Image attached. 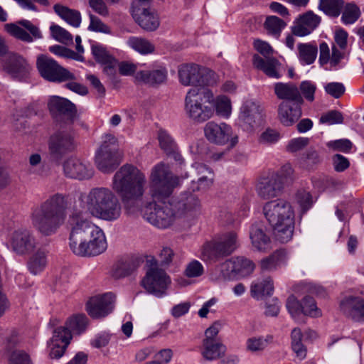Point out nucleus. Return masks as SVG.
<instances>
[{"label": "nucleus", "instance_id": "774afa93", "mask_svg": "<svg viewBox=\"0 0 364 364\" xmlns=\"http://www.w3.org/2000/svg\"><path fill=\"white\" fill-rule=\"evenodd\" d=\"M300 90L304 97L310 102L314 100V93L316 90V85L310 81H304L300 85Z\"/></svg>", "mask_w": 364, "mask_h": 364}, {"label": "nucleus", "instance_id": "a19ab883", "mask_svg": "<svg viewBox=\"0 0 364 364\" xmlns=\"http://www.w3.org/2000/svg\"><path fill=\"white\" fill-rule=\"evenodd\" d=\"M47 262L46 252L43 249H39L30 257L28 262V268L31 274L36 275L43 271Z\"/></svg>", "mask_w": 364, "mask_h": 364}, {"label": "nucleus", "instance_id": "9b49d317", "mask_svg": "<svg viewBox=\"0 0 364 364\" xmlns=\"http://www.w3.org/2000/svg\"><path fill=\"white\" fill-rule=\"evenodd\" d=\"M180 82L184 86L205 87L215 85L218 75L211 70L196 64H183L178 68Z\"/></svg>", "mask_w": 364, "mask_h": 364}, {"label": "nucleus", "instance_id": "f704fd0d", "mask_svg": "<svg viewBox=\"0 0 364 364\" xmlns=\"http://www.w3.org/2000/svg\"><path fill=\"white\" fill-rule=\"evenodd\" d=\"M287 262V252L278 250L271 255L260 261V269L262 272H270L276 270Z\"/></svg>", "mask_w": 364, "mask_h": 364}, {"label": "nucleus", "instance_id": "de8ad7c7", "mask_svg": "<svg viewBox=\"0 0 364 364\" xmlns=\"http://www.w3.org/2000/svg\"><path fill=\"white\" fill-rule=\"evenodd\" d=\"M274 291L273 281L270 277L254 283L251 286V294L252 296L271 295Z\"/></svg>", "mask_w": 364, "mask_h": 364}, {"label": "nucleus", "instance_id": "603ef678", "mask_svg": "<svg viewBox=\"0 0 364 364\" xmlns=\"http://www.w3.org/2000/svg\"><path fill=\"white\" fill-rule=\"evenodd\" d=\"M360 15V9L354 4H348L343 8L341 20L345 24L355 23Z\"/></svg>", "mask_w": 364, "mask_h": 364}, {"label": "nucleus", "instance_id": "b1692460", "mask_svg": "<svg viewBox=\"0 0 364 364\" xmlns=\"http://www.w3.org/2000/svg\"><path fill=\"white\" fill-rule=\"evenodd\" d=\"M63 171L66 176L78 180H87L94 175V170L90 164L75 158H70L65 161Z\"/></svg>", "mask_w": 364, "mask_h": 364}, {"label": "nucleus", "instance_id": "20e7f679", "mask_svg": "<svg viewBox=\"0 0 364 364\" xmlns=\"http://www.w3.org/2000/svg\"><path fill=\"white\" fill-rule=\"evenodd\" d=\"M263 211L277 240L282 243L289 242L294 227V213L291 204L285 200L277 199L267 202Z\"/></svg>", "mask_w": 364, "mask_h": 364}, {"label": "nucleus", "instance_id": "393cba45", "mask_svg": "<svg viewBox=\"0 0 364 364\" xmlns=\"http://www.w3.org/2000/svg\"><path fill=\"white\" fill-rule=\"evenodd\" d=\"M36 244L35 237L26 229H19L13 233L11 247L18 255L30 253L36 248Z\"/></svg>", "mask_w": 364, "mask_h": 364}, {"label": "nucleus", "instance_id": "72a5a7b5", "mask_svg": "<svg viewBox=\"0 0 364 364\" xmlns=\"http://www.w3.org/2000/svg\"><path fill=\"white\" fill-rule=\"evenodd\" d=\"M173 203L178 217L188 211L196 209L200 205L197 196L190 192L183 193L180 198Z\"/></svg>", "mask_w": 364, "mask_h": 364}, {"label": "nucleus", "instance_id": "0eeeda50", "mask_svg": "<svg viewBox=\"0 0 364 364\" xmlns=\"http://www.w3.org/2000/svg\"><path fill=\"white\" fill-rule=\"evenodd\" d=\"M149 180V194L152 200H168L180 184L179 177L164 162H159L151 168Z\"/></svg>", "mask_w": 364, "mask_h": 364}, {"label": "nucleus", "instance_id": "c9c22d12", "mask_svg": "<svg viewBox=\"0 0 364 364\" xmlns=\"http://www.w3.org/2000/svg\"><path fill=\"white\" fill-rule=\"evenodd\" d=\"M136 80L149 85H156L164 82L167 77V72L164 68L137 72Z\"/></svg>", "mask_w": 364, "mask_h": 364}, {"label": "nucleus", "instance_id": "f03ea898", "mask_svg": "<svg viewBox=\"0 0 364 364\" xmlns=\"http://www.w3.org/2000/svg\"><path fill=\"white\" fill-rule=\"evenodd\" d=\"M146 184L145 173L129 164L121 166L112 178V189L119 196L124 208L130 213L139 210Z\"/></svg>", "mask_w": 364, "mask_h": 364}, {"label": "nucleus", "instance_id": "864d4df0", "mask_svg": "<svg viewBox=\"0 0 364 364\" xmlns=\"http://www.w3.org/2000/svg\"><path fill=\"white\" fill-rule=\"evenodd\" d=\"M52 36L58 41L70 45L73 43V36L58 25H52L50 28Z\"/></svg>", "mask_w": 364, "mask_h": 364}, {"label": "nucleus", "instance_id": "a211bd4d", "mask_svg": "<svg viewBox=\"0 0 364 364\" xmlns=\"http://www.w3.org/2000/svg\"><path fill=\"white\" fill-rule=\"evenodd\" d=\"M204 134L205 138L210 142L217 145H224L230 139L232 140V144L237 142V137L233 136L232 129L230 125L226 123H216L209 122L204 127Z\"/></svg>", "mask_w": 364, "mask_h": 364}, {"label": "nucleus", "instance_id": "aec40b11", "mask_svg": "<svg viewBox=\"0 0 364 364\" xmlns=\"http://www.w3.org/2000/svg\"><path fill=\"white\" fill-rule=\"evenodd\" d=\"M71 332L65 326L55 328L53 331V336L48 341L50 348L49 357L51 359L61 358L72 340Z\"/></svg>", "mask_w": 364, "mask_h": 364}, {"label": "nucleus", "instance_id": "0e129e2a", "mask_svg": "<svg viewBox=\"0 0 364 364\" xmlns=\"http://www.w3.org/2000/svg\"><path fill=\"white\" fill-rule=\"evenodd\" d=\"M286 306L292 317H295L301 313H303L302 304H301L294 295L289 296Z\"/></svg>", "mask_w": 364, "mask_h": 364}, {"label": "nucleus", "instance_id": "4468645a", "mask_svg": "<svg viewBox=\"0 0 364 364\" xmlns=\"http://www.w3.org/2000/svg\"><path fill=\"white\" fill-rule=\"evenodd\" d=\"M254 47L264 57L263 58L257 54L254 55L252 60L254 66L262 70L269 77L280 78L281 63L276 58L269 57L273 53V49L269 44L258 39L254 41Z\"/></svg>", "mask_w": 364, "mask_h": 364}, {"label": "nucleus", "instance_id": "cd10ccee", "mask_svg": "<svg viewBox=\"0 0 364 364\" xmlns=\"http://www.w3.org/2000/svg\"><path fill=\"white\" fill-rule=\"evenodd\" d=\"M250 238L255 250L259 252H267L271 247V238L267 232L266 227L262 223H255L250 230Z\"/></svg>", "mask_w": 364, "mask_h": 364}, {"label": "nucleus", "instance_id": "f3484780", "mask_svg": "<svg viewBox=\"0 0 364 364\" xmlns=\"http://www.w3.org/2000/svg\"><path fill=\"white\" fill-rule=\"evenodd\" d=\"M3 69L11 77L21 81L28 77L32 68L23 55L10 53L4 60Z\"/></svg>", "mask_w": 364, "mask_h": 364}, {"label": "nucleus", "instance_id": "f8f14e48", "mask_svg": "<svg viewBox=\"0 0 364 364\" xmlns=\"http://www.w3.org/2000/svg\"><path fill=\"white\" fill-rule=\"evenodd\" d=\"M237 247L236 232H228L217 240L204 244L201 250V257L205 261L216 262L231 255Z\"/></svg>", "mask_w": 364, "mask_h": 364}, {"label": "nucleus", "instance_id": "052dcab7", "mask_svg": "<svg viewBox=\"0 0 364 364\" xmlns=\"http://www.w3.org/2000/svg\"><path fill=\"white\" fill-rule=\"evenodd\" d=\"M279 139L280 134L277 131L272 129H267L261 134L259 141L260 144L269 145L276 143Z\"/></svg>", "mask_w": 364, "mask_h": 364}, {"label": "nucleus", "instance_id": "2f4dec72", "mask_svg": "<svg viewBox=\"0 0 364 364\" xmlns=\"http://www.w3.org/2000/svg\"><path fill=\"white\" fill-rule=\"evenodd\" d=\"M139 257H131L119 262L114 267L112 275L114 279H121L133 274L140 266Z\"/></svg>", "mask_w": 364, "mask_h": 364}, {"label": "nucleus", "instance_id": "bb28decb", "mask_svg": "<svg viewBox=\"0 0 364 364\" xmlns=\"http://www.w3.org/2000/svg\"><path fill=\"white\" fill-rule=\"evenodd\" d=\"M341 311L347 317L356 322H364V299L360 296H348L340 304Z\"/></svg>", "mask_w": 364, "mask_h": 364}, {"label": "nucleus", "instance_id": "79ce46f5", "mask_svg": "<svg viewBox=\"0 0 364 364\" xmlns=\"http://www.w3.org/2000/svg\"><path fill=\"white\" fill-rule=\"evenodd\" d=\"M232 260L235 269L237 278L245 277L250 275L255 269L253 262L247 258L237 257L232 258Z\"/></svg>", "mask_w": 364, "mask_h": 364}, {"label": "nucleus", "instance_id": "69168bd1", "mask_svg": "<svg viewBox=\"0 0 364 364\" xmlns=\"http://www.w3.org/2000/svg\"><path fill=\"white\" fill-rule=\"evenodd\" d=\"M309 144V139L306 137H299L296 139H293L289 141L287 150L289 152L294 153L297 152L304 147H306Z\"/></svg>", "mask_w": 364, "mask_h": 364}, {"label": "nucleus", "instance_id": "ddd939ff", "mask_svg": "<svg viewBox=\"0 0 364 364\" xmlns=\"http://www.w3.org/2000/svg\"><path fill=\"white\" fill-rule=\"evenodd\" d=\"M121 159L117 138L110 134H105L95 156L97 168L102 173L112 172L120 164Z\"/></svg>", "mask_w": 364, "mask_h": 364}, {"label": "nucleus", "instance_id": "680f3d73", "mask_svg": "<svg viewBox=\"0 0 364 364\" xmlns=\"http://www.w3.org/2000/svg\"><path fill=\"white\" fill-rule=\"evenodd\" d=\"M204 272L203 264L198 260H193L188 264L185 270V274L188 277H198Z\"/></svg>", "mask_w": 364, "mask_h": 364}, {"label": "nucleus", "instance_id": "a18cd8bd", "mask_svg": "<svg viewBox=\"0 0 364 364\" xmlns=\"http://www.w3.org/2000/svg\"><path fill=\"white\" fill-rule=\"evenodd\" d=\"M273 337L270 335L266 336H254L248 338L246 342L247 350L252 353L260 352L264 350L272 342Z\"/></svg>", "mask_w": 364, "mask_h": 364}, {"label": "nucleus", "instance_id": "c756f323", "mask_svg": "<svg viewBox=\"0 0 364 364\" xmlns=\"http://www.w3.org/2000/svg\"><path fill=\"white\" fill-rule=\"evenodd\" d=\"M274 94L279 100H286L302 105L303 97L294 83L277 82L274 85Z\"/></svg>", "mask_w": 364, "mask_h": 364}, {"label": "nucleus", "instance_id": "09e8293b", "mask_svg": "<svg viewBox=\"0 0 364 364\" xmlns=\"http://www.w3.org/2000/svg\"><path fill=\"white\" fill-rule=\"evenodd\" d=\"M87 324V318L85 315H76L70 317L65 323V326L72 333L80 334L84 331Z\"/></svg>", "mask_w": 364, "mask_h": 364}, {"label": "nucleus", "instance_id": "bf43d9fd", "mask_svg": "<svg viewBox=\"0 0 364 364\" xmlns=\"http://www.w3.org/2000/svg\"><path fill=\"white\" fill-rule=\"evenodd\" d=\"M326 146L334 151L349 152L352 149V142L347 139H338L328 141Z\"/></svg>", "mask_w": 364, "mask_h": 364}, {"label": "nucleus", "instance_id": "13d9d810", "mask_svg": "<svg viewBox=\"0 0 364 364\" xmlns=\"http://www.w3.org/2000/svg\"><path fill=\"white\" fill-rule=\"evenodd\" d=\"M9 364H33L28 353L23 350L16 349L11 352Z\"/></svg>", "mask_w": 364, "mask_h": 364}, {"label": "nucleus", "instance_id": "c03bdc74", "mask_svg": "<svg viewBox=\"0 0 364 364\" xmlns=\"http://www.w3.org/2000/svg\"><path fill=\"white\" fill-rule=\"evenodd\" d=\"M303 334L299 328H295L291 333V348L296 353V357L300 360H303L306 356V348L302 343Z\"/></svg>", "mask_w": 364, "mask_h": 364}, {"label": "nucleus", "instance_id": "4d7b16f0", "mask_svg": "<svg viewBox=\"0 0 364 364\" xmlns=\"http://www.w3.org/2000/svg\"><path fill=\"white\" fill-rule=\"evenodd\" d=\"M90 23L88 26V30L94 32H99L106 34L111 33L110 28L102 22V21L94 14L89 15Z\"/></svg>", "mask_w": 364, "mask_h": 364}, {"label": "nucleus", "instance_id": "dca6fc26", "mask_svg": "<svg viewBox=\"0 0 364 364\" xmlns=\"http://www.w3.org/2000/svg\"><path fill=\"white\" fill-rule=\"evenodd\" d=\"M36 66L41 75L48 81L63 82L75 79L73 73L45 55L37 57Z\"/></svg>", "mask_w": 364, "mask_h": 364}, {"label": "nucleus", "instance_id": "f257e3e1", "mask_svg": "<svg viewBox=\"0 0 364 364\" xmlns=\"http://www.w3.org/2000/svg\"><path fill=\"white\" fill-rule=\"evenodd\" d=\"M70 229L69 245L72 252L80 257H94L107 247L103 230L84 218L81 211L74 210L69 216Z\"/></svg>", "mask_w": 364, "mask_h": 364}, {"label": "nucleus", "instance_id": "3c124183", "mask_svg": "<svg viewBox=\"0 0 364 364\" xmlns=\"http://www.w3.org/2000/svg\"><path fill=\"white\" fill-rule=\"evenodd\" d=\"M91 50L95 60L101 65L114 58L105 47L99 43L92 44Z\"/></svg>", "mask_w": 364, "mask_h": 364}, {"label": "nucleus", "instance_id": "2eb2a0df", "mask_svg": "<svg viewBox=\"0 0 364 364\" xmlns=\"http://www.w3.org/2000/svg\"><path fill=\"white\" fill-rule=\"evenodd\" d=\"M48 145L50 160L60 164L65 155L75 147L74 134L66 130L56 132L50 136Z\"/></svg>", "mask_w": 364, "mask_h": 364}, {"label": "nucleus", "instance_id": "ea45409f", "mask_svg": "<svg viewBox=\"0 0 364 364\" xmlns=\"http://www.w3.org/2000/svg\"><path fill=\"white\" fill-rule=\"evenodd\" d=\"M127 45L136 52L141 55H148L154 52V45L148 39L138 36H130L127 41Z\"/></svg>", "mask_w": 364, "mask_h": 364}, {"label": "nucleus", "instance_id": "7c9ffc66", "mask_svg": "<svg viewBox=\"0 0 364 364\" xmlns=\"http://www.w3.org/2000/svg\"><path fill=\"white\" fill-rule=\"evenodd\" d=\"M301 105L292 106L289 102H282L278 107V116L282 124L291 126L301 116Z\"/></svg>", "mask_w": 364, "mask_h": 364}, {"label": "nucleus", "instance_id": "6e6552de", "mask_svg": "<svg viewBox=\"0 0 364 364\" xmlns=\"http://www.w3.org/2000/svg\"><path fill=\"white\" fill-rule=\"evenodd\" d=\"M293 174L291 164H284L279 171L260 180L257 186L258 195L263 199L278 196L282 193L284 186L293 181Z\"/></svg>", "mask_w": 364, "mask_h": 364}, {"label": "nucleus", "instance_id": "5701e85b", "mask_svg": "<svg viewBox=\"0 0 364 364\" xmlns=\"http://www.w3.org/2000/svg\"><path fill=\"white\" fill-rule=\"evenodd\" d=\"M132 4V14L135 21L144 30L154 31L160 25V20L157 13L150 8L142 9Z\"/></svg>", "mask_w": 364, "mask_h": 364}, {"label": "nucleus", "instance_id": "1a4fd4ad", "mask_svg": "<svg viewBox=\"0 0 364 364\" xmlns=\"http://www.w3.org/2000/svg\"><path fill=\"white\" fill-rule=\"evenodd\" d=\"M148 269L146 274L141 281V285L145 290L156 297L166 295L171 279L163 269L159 267L158 262L154 258L146 260Z\"/></svg>", "mask_w": 364, "mask_h": 364}, {"label": "nucleus", "instance_id": "7ed1b4c3", "mask_svg": "<svg viewBox=\"0 0 364 364\" xmlns=\"http://www.w3.org/2000/svg\"><path fill=\"white\" fill-rule=\"evenodd\" d=\"M68 206L66 195L55 193L49 196L32 210L31 220L33 228L44 236L55 234L65 220Z\"/></svg>", "mask_w": 364, "mask_h": 364}, {"label": "nucleus", "instance_id": "4c0bfd02", "mask_svg": "<svg viewBox=\"0 0 364 364\" xmlns=\"http://www.w3.org/2000/svg\"><path fill=\"white\" fill-rule=\"evenodd\" d=\"M235 269L232 260L227 259L219 264L212 274V279L215 281L232 280L236 279Z\"/></svg>", "mask_w": 364, "mask_h": 364}, {"label": "nucleus", "instance_id": "412c9836", "mask_svg": "<svg viewBox=\"0 0 364 364\" xmlns=\"http://www.w3.org/2000/svg\"><path fill=\"white\" fill-rule=\"evenodd\" d=\"M115 296L112 293L92 297L87 303V311L94 318L105 317L112 311Z\"/></svg>", "mask_w": 364, "mask_h": 364}, {"label": "nucleus", "instance_id": "4be33fe9", "mask_svg": "<svg viewBox=\"0 0 364 364\" xmlns=\"http://www.w3.org/2000/svg\"><path fill=\"white\" fill-rule=\"evenodd\" d=\"M50 113L57 119H65L72 123L77 114L75 105L70 100L58 96H53L48 102Z\"/></svg>", "mask_w": 364, "mask_h": 364}, {"label": "nucleus", "instance_id": "6ab92c4d", "mask_svg": "<svg viewBox=\"0 0 364 364\" xmlns=\"http://www.w3.org/2000/svg\"><path fill=\"white\" fill-rule=\"evenodd\" d=\"M5 30L13 37L26 43H31L33 39L42 38V33L38 26L28 20H21L16 23L4 25Z\"/></svg>", "mask_w": 364, "mask_h": 364}, {"label": "nucleus", "instance_id": "39448f33", "mask_svg": "<svg viewBox=\"0 0 364 364\" xmlns=\"http://www.w3.org/2000/svg\"><path fill=\"white\" fill-rule=\"evenodd\" d=\"M86 204L90 214L106 221L117 220L122 213L119 198L108 188H92L86 196Z\"/></svg>", "mask_w": 364, "mask_h": 364}, {"label": "nucleus", "instance_id": "58836bf2", "mask_svg": "<svg viewBox=\"0 0 364 364\" xmlns=\"http://www.w3.org/2000/svg\"><path fill=\"white\" fill-rule=\"evenodd\" d=\"M298 58L302 65L312 64L318 53L317 46L314 43H299Z\"/></svg>", "mask_w": 364, "mask_h": 364}, {"label": "nucleus", "instance_id": "c85d7f7f", "mask_svg": "<svg viewBox=\"0 0 364 364\" xmlns=\"http://www.w3.org/2000/svg\"><path fill=\"white\" fill-rule=\"evenodd\" d=\"M263 110V107L259 101L247 100L240 108L239 119L244 123L252 126L257 120L260 119Z\"/></svg>", "mask_w": 364, "mask_h": 364}, {"label": "nucleus", "instance_id": "9d476101", "mask_svg": "<svg viewBox=\"0 0 364 364\" xmlns=\"http://www.w3.org/2000/svg\"><path fill=\"white\" fill-rule=\"evenodd\" d=\"M168 200H153L142 210L144 218L159 228H168L175 218L178 217L173 203Z\"/></svg>", "mask_w": 364, "mask_h": 364}, {"label": "nucleus", "instance_id": "e2e57ef3", "mask_svg": "<svg viewBox=\"0 0 364 364\" xmlns=\"http://www.w3.org/2000/svg\"><path fill=\"white\" fill-rule=\"evenodd\" d=\"M343 121L342 114L337 110H331L323 114L320 118L321 123L328 124H341Z\"/></svg>", "mask_w": 364, "mask_h": 364}, {"label": "nucleus", "instance_id": "49530a36", "mask_svg": "<svg viewBox=\"0 0 364 364\" xmlns=\"http://www.w3.org/2000/svg\"><path fill=\"white\" fill-rule=\"evenodd\" d=\"M286 26L287 23L284 20L275 16H267L264 23V26L268 33L276 38L280 36L282 31Z\"/></svg>", "mask_w": 364, "mask_h": 364}, {"label": "nucleus", "instance_id": "6e6d98bb", "mask_svg": "<svg viewBox=\"0 0 364 364\" xmlns=\"http://www.w3.org/2000/svg\"><path fill=\"white\" fill-rule=\"evenodd\" d=\"M303 314L312 317L321 316V311L317 308L314 299L309 296H305L302 301Z\"/></svg>", "mask_w": 364, "mask_h": 364}, {"label": "nucleus", "instance_id": "423d86ee", "mask_svg": "<svg viewBox=\"0 0 364 364\" xmlns=\"http://www.w3.org/2000/svg\"><path fill=\"white\" fill-rule=\"evenodd\" d=\"M214 95L207 87L190 89L185 97V112L189 119L203 123L214 116Z\"/></svg>", "mask_w": 364, "mask_h": 364}, {"label": "nucleus", "instance_id": "a878e982", "mask_svg": "<svg viewBox=\"0 0 364 364\" xmlns=\"http://www.w3.org/2000/svg\"><path fill=\"white\" fill-rule=\"evenodd\" d=\"M321 17L309 11L300 15L291 27V33L296 36H306L315 30L321 23Z\"/></svg>", "mask_w": 364, "mask_h": 364}, {"label": "nucleus", "instance_id": "e433bc0d", "mask_svg": "<svg viewBox=\"0 0 364 364\" xmlns=\"http://www.w3.org/2000/svg\"><path fill=\"white\" fill-rule=\"evenodd\" d=\"M54 11L70 25L77 28L81 23V14L80 11L71 9L67 6L56 4L53 6Z\"/></svg>", "mask_w": 364, "mask_h": 364}, {"label": "nucleus", "instance_id": "5fc2aeb1", "mask_svg": "<svg viewBox=\"0 0 364 364\" xmlns=\"http://www.w3.org/2000/svg\"><path fill=\"white\" fill-rule=\"evenodd\" d=\"M158 139L161 149L166 153L172 151L176 148L177 145L171 134L164 129H159L158 132Z\"/></svg>", "mask_w": 364, "mask_h": 364}, {"label": "nucleus", "instance_id": "37998d69", "mask_svg": "<svg viewBox=\"0 0 364 364\" xmlns=\"http://www.w3.org/2000/svg\"><path fill=\"white\" fill-rule=\"evenodd\" d=\"M343 5V0H319L318 9L329 16L338 17Z\"/></svg>", "mask_w": 364, "mask_h": 364}, {"label": "nucleus", "instance_id": "338daca9", "mask_svg": "<svg viewBox=\"0 0 364 364\" xmlns=\"http://www.w3.org/2000/svg\"><path fill=\"white\" fill-rule=\"evenodd\" d=\"M89 6L99 15L106 17L109 16V9L104 0H88Z\"/></svg>", "mask_w": 364, "mask_h": 364}, {"label": "nucleus", "instance_id": "8fccbe9b", "mask_svg": "<svg viewBox=\"0 0 364 364\" xmlns=\"http://www.w3.org/2000/svg\"><path fill=\"white\" fill-rule=\"evenodd\" d=\"M213 107L217 114L224 117H228L231 113V102L226 96H218L214 99Z\"/></svg>", "mask_w": 364, "mask_h": 364}, {"label": "nucleus", "instance_id": "473e14b6", "mask_svg": "<svg viewBox=\"0 0 364 364\" xmlns=\"http://www.w3.org/2000/svg\"><path fill=\"white\" fill-rule=\"evenodd\" d=\"M226 352V346L220 341L203 340L201 347V354L208 360L219 359Z\"/></svg>", "mask_w": 364, "mask_h": 364}]
</instances>
